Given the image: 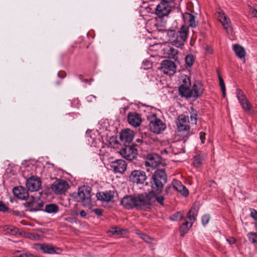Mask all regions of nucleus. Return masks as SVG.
<instances>
[{"mask_svg":"<svg viewBox=\"0 0 257 257\" xmlns=\"http://www.w3.org/2000/svg\"><path fill=\"white\" fill-rule=\"evenodd\" d=\"M150 183L151 190L149 193L126 196L121 200V204L128 209H142L149 207L156 201L161 204V169H157L155 171Z\"/></svg>","mask_w":257,"mask_h":257,"instance_id":"1","label":"nucleus"},{"mask_svg":"<svg viewBox=\"0 0 257 257\" xmlns=\"http://www.w3.org/2000/svg\"><path fill=\"white\" fill-rule=\"evenodd\" d=\"M179 94L182 97L186 98H193L196 99L203 92V85L199 81H196L191 89V80L189 76L186 75H182L179 78Z\"/></svg>","mask_w":257,"mask_h":257,"instance_id":"2","label":"nucleus"},{"mask_svg":"<svg viewBox=\"0 0 257 257\" xmlns=\"http://www.w3.org/2000/svg\"><path fill=\"white\" fill-rule=\"evenodd\" d=\"M188 122V116L183 114L179 116L178 118V121H177V125L178 133V135L182 136L184 137L183 144H184L186 142L187 138L189 136V131L190 127L187 124Z\"/></svg>","mask_w":257,"mask_h":257,"instance_id":"3","label":"nucleus"},{"mask_svg":"<svg viewBox=\"0 0 257 257\" xmlns=\"http://www.w3.org/2000/svg\"><path fill=\"white\" fill-rule=\"evenodd\" d=\"M188 32V28L187 27L183 26L180 28L178 33L176 34L174 31H164L162 30V33L164 35L168 36L169 37V41H177L182 43V44L186 41Z\"/></svg>","mask_w":257,"mask_h":257,"instance_id":"4","label":"nucleus"},{"mask_svg":"<svg viewBox=\"0 0 257 257\" xmlns=\"http://www.w3.org/2000/svg\"><path fill=\"white\" fill-rule=\"evenodd\" d=\"M91 188L88 186H83L78 189V201H81L85 207L91 205Z\"/></svg>","mask_w":257,"mask_h":257,"instance_id":"5","label":"nucleus"},{"mask_svg":"<svg viewBox=\"0 0 257 257\" xmlns=\"http://www.w3.org/2000/svg\"><path fill=\"white\" fill-rule=\"evenodd\" d=\"M119 153L124 158L132 161L136 158L138 155V150L134 144H125L120 150Z\"/></svg>","mask_w":257,"mask_h":257,"instance_id":"6","label":"nucleus"},{"mask_svg":"<svg viewBox=\"0 0 257 257\" xmlns=\"http://www.w3.org/2000/svg\"><path fill=\"white\" fill-rule=\"evenodd\" d=\"M69 188L67 182L64 180L57 179L51 186V189L55 193L62 194L65 193Z\"/></svg>","mask_w":257,"mask_h":257,"instance_id":"7","label":"nucleus"},{"mask_svg":"<svg viewBox=\"0 0 257 257\" xmlns=\"http://www.w3.org/2000/svg\"><path fill=\"white\" fill-rule=\"evenodd\" d=\"M147 179L146 173L142 170H134L129 176V180L133 183L142 184Z\"/></svg>","mask_w":257,"mask_h":257,"instance_id":"8","label":"nucleus"},{"mask_svg":"<svg viewBox=\"0 0 257 257\" xmlns=\"http://www.w3.org/2000/svg\"><path fill=\"white\" fill-rule=\"evenodd\" d=\"M26 185L28 191H36L40 189L41 182L40 179L37 176H32L26 180Z\"/></svg>","mask_w":257,"mask_h":257,"instance_id":"9","label":"nucleus"},{"mask_svg":"<svg viewBox=\"0 0 257 257\" xmlns=\"http://www.w3.org/2000/svg\"><path fill=\"white\" fill-rule=\"evenodd\" d=\"M161 164V157L156 153H150L146 157L145 165L156 168Z\"/></svg>","mask_w":257,"mask_h":257,"instance_id":"10","label":"nucleus"},{"mask_svg":"<svg viewBox=\"0 0 257 257\" xmlns=\"http://www.w3.org/2000/svg\"><path fill=\"white\" fill-rule=\"evenodd\" d=\"M176 70V66L174 62L169 60L162 61V71L166 75L171 76Z\"/></svg>","mask_w":257,"mask_h":257,"instance_id":"11","label":"nucleus"},{"mask_svg":"<svg viewBox=\"0 0 257 257\" xmlns=\"http://www.w3.org/2000/svg\"><path fill=\"white\" fill-rule=\"evenodd\" d=\"M134 132L129 128H126L121 131L119 134V138L121 142L125 144H131L134 138Z\"/></svg>","mask_w":257,"mask_h":257,"instance_id":"12","label":"nucleus"},{"mask_svg":"<svg viewBox=\"0 0 257 257\" xmlns=\"http://www.w3.org/2000/svg\"><path fill=\"white\" fill-rule=\"evenodd\" d=\"M110 167L114 173L122 174L126 170L127 164L125 161L118 159L112 162Z\"/></svg>","mask_w":257,"mask_h":257,"instance_id":"13","label":"nucleus"},{"mask_svg":"<svg viewBox=\"0 0 257 257\" xmlns=\"http://www.w3.org/2000/svg\"><path fill=\"white\" fill-rule=\"evenodd\" d=\"M128 123L133 126H139L142 122L140 115L136 112H130L127 114Z\"/></svg>","mask_w":257,"mask_h":257,"instance_id":"14","label":"nucleus"},{"mask_svg":"<svg viewBox=\"0 0 257 257\" xmlns=\"http://www.w3.org/2000/svg\"><path fill=\"white\" fill-rule=\"evenodd\" d=\"M173 184L174 189L180 193L183 196L186 197L189 195V191L188 189L180 181L174 180Z\"/></svg>","mask_w":257,"mask_h":257,"instance_id":"15","label":"nucleus"},{"mask_svg":"<svg viewBox=\"0 0 257 257\" xmlns=\"http://www.w3.org/2000/svg\"><path fill=\"white\" fill-rule=\"evenodd\" d=\"M13 193L15 196L20 199L24 200L29 197L28 191L22 186L14 187Z\"/></svg>","mask_w":257,"mask_h":257,"instance_id":"16","label":"nucleus"},{"mask_svg":"<svg viewBox=\"0 0 257 257\" xmlns=\"http://www.w3.org/2000/svg\"><path fill=\"white\" fill-rule=\"evenodd\" d=\"M163 56L162 57L172 59H176L178 51L172 46L165 45L163 48Z\"/></svg>","mask_w":257,"mask_h":257,"instance_id":"17","label":"nucleus"},{"mask_svg":"<svg viewBox=\"0 0 257 257\" xmlns=\"http://www.w3.org/2000/svg\"><path fill=\"white\" fill-rule=\"evenodd\" d=\"M43 206L42 201L36 200L33 197L32 200L26 203V206L30 209V211H37L40 210Z\"/></svg>","mask_w":257,"mask_h":257,"instance_id":"18","label":"nucleus"},{"mask_svg":"<svg viewBox=\"0 0 257 257\" xmlns=\"http://www.w3.org/2000/svg\"><path fill=\"white\" fill-rule=\"evenodd\" d=\"M96 196L98 200L102 201L108 202L113 198L114 192L109 191L105 192H98L96 194Z\"/></svg>","mask_w":257,"mask_h":257,"instance_id":"19","label":"nucleus"},{"mask_svg":"<svg viewBox=\"0 0 257 257\" xmlns=\"http://www.w3.org/2000/svg\"><path fill=\"white\" fill-rule=\"evenodd\" d=\"M219 21L222 23L227 32L228 34L231 33L232 29L230 25V21L229 19L224 14L222 13L219 14Z\"/></svg>","mask_w":257,"mask_h":257,"instance_id":"20","label":"nucleus"},{"mask_svg":"<svg viewBox=\"0 0 257 257\" xmlns=\"http://www.w3.org/2000/svg\"><path fill=\"white\" fill-rule=\"evenodd\" d=\"M150 128L153 133L159 134L161 133V120L156 118L152 120L150 123Z\"/></svg>","mask_w":257,"mask_h":257,"instance_id":"21","label":"nucleus"},{"mask_svg":"<svg viewBox=\"0 0 257 257\" xmlns=\"http://www.w3.org/2000/svg\"><path fill=\"white\" fill-rule=\"evenodd\" d=\"M37 246L44 253L51 254L56 253L55 247L51 244L47 243H39L37 244Z\"/></svg>","mask_w":257,"mask_h":257,"instance_id":"22","label":"nucleus"},{"mask_svg":"<svg viewBox=\"0 0 257 257\" xmlns=\"http://www.w3.org/2000/svg\"><path fill=\"white\" fill-rule=\"evenodd\" d=\"M233 50L237 57L240 59L244 58L245 55V51L243 47L239 44L233 45Z\"/></svg>","mask_w":257,"mask_h":257,"instance_id":"23","label":"nucleus"},{"mask_svg":"<svg viewBox=\"0 0 257 257\" xmlns=\"http://www.w3.org/2000/svg\"><path fill=\"white\" fill-rule=\"evenodd\" d=\"M156 14L157 17L155 18L154 22V26L156 27L158 31L160 32L161 31V29H160V25L159 24V22L161 21V3L158 4L156 7Z\"/></svg>","mask_w":257,"mask_h":257,"instance_id":"24","label":"nucleus"},{"mask_svg":"<svg viewBox=\"0 0 257 257\" xmlns=\"http://www.w3.org/2000/svg\"><path fill=\"white\" fill-rule=\"evenodd\" d=\"M44 210L48 213L55 214L58 212L59 209L57 204L51 203L46 205Z\"/></svg>","mask_w":257,"mask_h":257,"instance_id":"25","label":"nucleus"},{"mask_svg":"<svg viewBox=\"0 0 257 257\" xmlns=\"http://www.w3.org/2000/svg\"><path fill=\"white\" fill-rule=\"evenodd\" d=\"M192 223H189L188 221H186L184 222L180 228V235L183 236L186 234L189 230V228L192 226Z\"/></svg>","mask_w":257,"mask_h":257,"instance_id":"26","label":"nucleus"},{"mask_svg":"<svg viewBox=\"0 0 257 257\" xmlns=\"http://www.w3.org/2000/svg\"><path fill=\"white\" fill-rule=\"evenodd\" d=\"M171 12V7L168 4L162 3V19L164 16H168Z\"/></svg>","mask_w":257,"mask_h":257,"instance_id":"27","label":"nucleus"},{"mask_svg":"<svg viewBox=\"0 0 257 257\" xmlns=\"http://www.w3.org/2000/svg\"><path fill=\"white\" fill-rule=\"evenodd\" d=\"M198 209L195 206H193L187 214V217L191 221H194L196 219Z\"/></svg>","mask_w":257,"mask_h":257,"instance_id":"28","label":"nucleus"},{"mask_svg":"<svg viewBox=\"0 0 257 257\" xmlns=\"http://www.w3.org/2000/svg\"><path fill=\"white\" fill-rule=\"evenodd\" d=\"M204 156L203 155H197L194 157L193 165L195 167H200L204 160Z\"/></svg>","mask_w":257,"mask_h":257,"instance_id":"29","label":"nucleus"},{"mask_svg":"<svg viewBox=\"0 0 257 257\" xmlns=\"http://www.w3.org/2000/svg\"><path fill=\"white\" fill-rule=\"evenodd\" d=\"M249 241L257 247V233L250 232L247 234Z\"/></svg>","mask_w":257,"mask_h":257,"instance_id":"30","label":"nucleus"},{"mask_svg":"<svg viewBox=\"0 0 257 257\" xmlns=\"http://www.w3.org/2000/svg\"><path fill=\"white\" fill-rule=\"evenodd\" d=\"M239 102L242 106V107L246 111H249L251 108V105L246 99H243L242 100H240Z\"/></svg>","mask_w":257,"mask_h":257,"instance_id":"31","label":"nucleus"},{"mask_svg":"<svg viewBox=\"0 0 257 257\" xmlns=\"http://www.w3.org/2000/svg\"><path fill=\"white\" fill-rule=\"evenodd\" d=\"M112 234L122 235L125 233L126 230L122 229L117 227H111L109 230Z\"/></svg>","mask_w":257,"mask_h":257,"instance_id":"32","label":"nucleus"},{"mask_svg":"<svg viewBox=\"0 0 257 257\" xmlns=\"http://www.w3.org/2000/svg\"><path fill=\"white\" fill-rule=\"evenodd\" d=\"M190 114L191 123L192 124H196L197 120V112L196 110L194 109L193 107H191V111L190 112Z\"/></svg>","mask_w":257,"mask_h":257,"instance_id":"33","label":"nucleus"},{"mask_svg":"<svg viewBox=\"0 0 257 257\" xmlns=\"http://www.w3.org/2000/svg\"><path fill=\"white\" fill-rule=\"evenodd\" d=\"M183 218V215L181 212H177V213L172 215L170 218L173 221H179Z\"/></svg>","mask_w":257,"mask_h":257,"instance_id":"34","label":"nucleus"},{"mask_svg":"<svg viewBox=\"0 0 257 257\" xmlns=\"http://www.w3.org/2000/svg\"><path fill=\"white\" fill-rule=\"evenodd\" d=\"M187 16H188L190 26L192 28L195 27L196 24L195 21V17L192 14L189 13L187 14Z\"/></svg>","mask_w":257,"mask_h":257,"instance_id":"35","label":"nucleus"},{"mask_svg":"<svg viewBox=\"0 0 257 257\" xmlns=\"http://www.w3.org/2000/svg\"><path fill=\"white\" fill-rule=\"evenodd\" d=\"M185 62L186 65L191 67L194 62V57L192 55H188L185 58Z\"/></svg>","mask_w":257,"mask_h":257,"instance_id":"36","label":"nucleus"},{"mask_svg":"<svg viewBox=\"0 0 257 257\" xmlns=\"http://www.w3.org/2000/svg\"><path fill=\"white\" fill-rule=\"evenodd\" d=\"M5 228V230H8V233H10L12 235H16L18 232V229L16 227H14L13 226H6Z\"/></svg>","mask_w":257,"mask_h":257,"instance_id":"37","label":"nucleus"},{"mask_svg":"<svg viewBox=\"0 0 257 257\" xmlns=\"http://www.w3.org/2000/svg\"><path fill=\"white\" fill-rule=\"evenodd\" d=\"M139 236L141 238H142L143 240L147 242H151V240H152V238L148 236L147 234L140 232L138 233Z\"/></svg>","mask_w":257,"mask_h":257,"instance_id":"38","label":"nucleus"},{"mask_svg":"<svg viewBox=\"0 0 257 257\" xmlns=\"http://www.w3.org/2000/svg\"><path fill=\"white\" fill-rule=\"evenodd\" d=\"M236 95L239 101L246 98L243 91L239 89H236Z\"/></svg>","mask_w":257,"mask_h":257,"instance_id":"39","label":"nucleus"},{"mask_svg":"<svg viewBox=\"0 0 257 257\" xmlns=\"http://www.w3.org/2000/svg\"><path fill=\"white\" fill-rule=\"evenodd\" d=\"M210 216L208 214H205L202 216L201 218L202 223L203 225L207 224L210 220Z\"/></svg>","mask_w":257,"mask_h":257,"instance_id":"40","label":"nucleus"},{"mask_svg":"<svg viewBox=\"0 0 257 257\" xmlns=\"http://www.w3.org/2000/svg\"><path fill=\"white\" fill-rule=\"evenodd\" d=\"M167 182V175L165 170L162 169V188L163 186V183L165 184Z\"/></svg>","mask_w":257,"mask_h":257,"instance_id":"41","label":"nucleus"},{"mask_svg":"<svg viewBox=\"0 0 257 257\" xmlns=\"http://www.w3.org/2000/svg\"><path fill=\"white\" fill-rule=\"evenodd\" d=\"M218 78L219 81V85L221 88V90L224 91V88H225V83L224 82V80L221 77V75L218 73Z\"/></svg>","mask_w":257,"mask_h":257,"instance_id":"42","label":"nucleus"},{"mask_svg":"<svg viewBox=\"0 0 257 257\" xmlns=\"http://www.w3.org/2000/svg\"><path fill=\"white\" fill-rule=\"evenodd\" d=\"M152 63L148 61L145 60L143 62V67L144 69H148L152 67Z\"/></svg>","mask_w":257,"mask_h":257,"instance_id":"43","label":"nucleus"},{"mask_svg":"<svg viewBox=\"0 0 257 257\" xmlns=\"http://www.w3.org/2000/svg\"><path fill=\"white\" fill-rule=\"evenodd\" d=\"M9 208L2 201H0V211L6 212L9 210Z\"/></svg>","mask_w":257,"mask_h":257,"instance_id":"44","label":"nucleus"},{"mask_svg":"<svg viewBox=\"0 0 257 257\" xmlns=\"http://www.w3.org/2000/svg\"><path fill=\"white\" fill-rule=\"evenodd\" d=\"M161 48V45L160 43H156L150 46V50L151 51H156V50H159Z\"/></svg>","mask_w":257,"mask_h":257,"instance_id":"45","label":"nucleus"},{"mask_svg":"<svg viewBox=\"0 0 257 257\" xmlns=\"http://www.w3.org/2000/svg\"><path fill=\"white\" fill-rule=\"evenodd\" d=\"M199 136H200V139L201 140V143L202 144H204L205 143V136H206V134L204 133V132H200L199 133Z\"/></svg>","mask_w":257,"mask_h":257,"instance_id":"46","label":"nucleus"},{"mask_svg":"<svg viewBox=\"0 0 257 257\" xmlns=\"http://www.w3.org/2000/svg\"><path fill=\"white\" fill-rule=\"evenodd\" d=\"M93 212H94L95 213V214L96 215H97V216H100L102 215L103 210L101 209L96 208V209H93Z\"/></svg>","mask_w":257,"mask_h":257,"instance_id":"47","label":"nucleus"},{"mask_svg":"<svg viewBox=\"0 0 257 257\" xmlns=\"http://www.w3.org/2000/svg\"><path fill=\"white\" fill-rule=\"evenodd\" d=\"M250 216L255 221H257V211L255 209L251 210Z\"/></svg>","mask_w":257,"mask_h":257,"instance_id":"48","label":"nucleus"},{"mask_svg":"<svg viewBox=\"0 0 257 257\" xmlns=\"http://www.w3.org/2000/svg\"><path fill=\"white\" fill-rule=\"evenodd\" d=\"M20 257H38L36 255H35L32 253H30L29 252H25L22 253V255Z\"/></svg>","mask_w":257,"mask_h":257,"instance_id":"49","label":"nucleus"},{"mask_svg":"<svg viewBox=\"0 0 257 257\" xmlns=\"http://www.w3.org/2000/svg\"><path fill=\"white\" fill-rule=\"evenodd\" d=\"M57 75L59 77L61 78H64L66 76V73L64 71H59Z\"/></svg>","mask_w":257,"mask_h":257,"instance_id":"50","label":"nucleus"},{"mask_svg":"<svg viewBox=\"0 0 257 257\" xmlns=\"http://www.w3.org/2000/svg\"><path fill=\"white\" fill-rule=\"evenodd\" d=\"M250 12L251 13V15L253 16V17L257 18V10L251 8Z\"/></svg>","mask_w":257,"mask_h":257,"instance_id":"51","label":"nucleus"},{"mask_svg":"<svg viewBox=\"0 0 257 257\" xmlns=\"http://www.w3.org/2000/svg\"><path fill=\"white\" fill-rule=\"evenodd\" d=\"M227 242L230 244H234L236 242V239L234 237H229V238L227 239Z\"/></svg>","mask_w":257,"mask_h":257,"instance_id":"52","label":"nucleus"},{"mask_svg":"<svg viewBox=\"0 0 257 257\" xmlns=\"http://www.w3.org/2000/svg\"><path fill=\"white\" fill-rule=\"evenodd\" d=\"M206 51L209 54H212L213 53L212 49L209 46L206 47Z\"/></svg>","mask_w":257,"mask_h":257,"instance_id":"53","label":"nucleus"},{"mask_svg":"<svg viewBox=\"0 0 257 257\" xmlns=\"http://www.w3.org/2000/svg\"><path fill=\"white\" fill-rule=\"evenodd\" d=\"M20 252H21V251H19V250H17L15 251L14 255L16 256V257H20L22 255V253L20 254H18Z\"/></svg>","mask_w":257,"mask_h":257,"instance_id":"54","label":"nucleus"},{"mask_svg":"<svg viewBox=\"0 0 257 257\" xmlns=\"http://www.w3.org/2000/svg\"><path fill=\"white\" fill-rule=\"evenodd\" d=\"M80 215H81V217H84L86 215V213L84 210H82L80 211Z\"/></svg>","mask_w":257,"mask_h":257,"instance_id":"55","label":"nucleus"},{"mask_svg":"<svg viewBox=\"0 0 257 257\" xmlns=\"http://www.w3.org/2000/svg\"><path fill=\"white\" fill-rule=\"evenodd\" d=\"M174 0H162V3H166V4H169L171 2H173Z\"/></svg>","mask_w":257,"mask_h":257,"instance_id":"56","label":"nucleus"},{"mask_svg":"<svg viewBox=\"0 0 257 257\" xmlns=\"http://www.w3.org/2000/svg\"><path fill=\"white\" fill-rule=\"evenodd\" d=\"M87 98H88V99L89 100H91V99H92V98H95H95H96V97H95V96H94V95H90L88 96L87 97Z\"/></svg>","mask_w":257,"mask_h":257,"instance_id":"57","label":"nucleus"},{"mask_svg":"<svg viewBox=\"0 0 257 257\" xmlns=\"http://www.w3.org/2000/svg\"><path fill=\"white\" fill-rule=\"evenodd\" d=\"M166 128V124L162 122V131H164Z\"/></svg>","mask_w":257,"mask_h":257,"instance_id":"58","label":"nucleus"},{"mask_svg":"<svg viewBox=\"0 0 257 257\" xmlns=\"http://www.w3.org/2000/svg\"><path fill=\"white\" fill-rule=\"evenodd\" d=\"M92 80H93L92 79H90V80L87 79H83V82H84L85 83H87V82H88L90 81H92Z\"/></svg>","mask_w":257,"mask_h":257,"instance_id":"59","label":"nucleus"},{"mask_svg":"<svg viewBox=\"0 0 257 257\" xmlns=\"http://www.w3.org/2000/svg\"><path fill=\"white\" fill-rule=\"evenodd\" d=\"M225 91H226V88H224V91L221 90L223 97H225V95H226Z\"/></svg>","mask_w":257,"mask_h":257,"instance_id":"60","label":"nucleus"},{"mask_svg":"<svg viewBox=\"0 0 257 257\" xmlns=\"http://www.w3.org/2000/svg\"><path fill=\"white\" fill-rule=\"evenodd\" d=\"M79 79H80V80H81L82 81H83V79H83V76H82V75H79Z\"/></svg>","mask_w":257,"mask_h":257,"instance_id":"61","label":"nucleus"},{"mask_svg":"<svg viewBox=\"0 0 257 257\" xmlns=\"http://www.w3.org/2000/svg\"><path fill=\"white\" fill-rule=\"evenodd\" d=\"M163 153H166L167 154V151L166 149H164L163 151H162V155L163 154Z\"/></svg>","mask_w":257,"mask_h":257,"instance_id":"62","label":"nucleus"},{"mask_svg":"<svg viewBox=\"0 0 257 257\" xmlns=\"http://www.w3.org/2000/svg\"><path fill=\"white\" fill-rule=\"evenodd\" d=\"M171 189V187H169L166 189V192L168 193H169L170 190Z\"/></svg>","mask_w":257,"mask_h":257,"instance_id":"63","label":"nucleus"},{"mask_svg":"<svg viewBox=\"0 0 257 257\" xmlns=\"http://www.w3.org/2000/svg\"><path fill=\"white\" fill-rule=\"evenodd\" d=\"M181 152H182V153H185V147L184 146L181 149Z\"/></svg>","mask_w":257,"mask_h":257,"instance_id":"64","label":"nucleus"}]
</instances>
